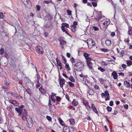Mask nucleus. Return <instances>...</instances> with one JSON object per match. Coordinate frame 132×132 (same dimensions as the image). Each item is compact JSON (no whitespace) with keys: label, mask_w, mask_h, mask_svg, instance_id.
<instances>
[{"label":"nucleus","mask_w":132,"mask_h":132,"mask_svg":"<svg viewBox=\"0 0 132 132\" xmlns=\"http://www.w3.org/2000/svg\"><path fill=\"white\" fill-rule=\"evenodd\" d=\"M24 105H20L18 108H16L15 109V110L17 113H18L19 116H21V119L23 121H27L28 126L30 128H31L32 126V118L30 116L28 115L27 113L26 110H24V111L23 112V108Z\"/></svg>","instance_id":"obj_1"},{"label":"nucleus","mask_w":132,"mask_h":132,"mask_svg":"<svg viewBox=\"0 0 132 132\" xmlns=\"http://www.w3.org/2000/svg\"><path fill=\"white\" fill-rule=\"evenodd\" d=\"M84 66V65L82 63L78 62L74 65L73 69L77 71H80L82 70V68Z\"/></svg>","instance_id":"obj_2"},{"label":"nucleus","mask_w":132,"mask_h":132,"mask_svg":"<svg viewBox=\"0 0 132 132\" xmlns=\"http://www.w3.org/2000/svg\"><path fill=\"white\" fill-rule=\"evenodd\" d=\"M87 43L88 47L89 48H92L93 46H95V42L91 39H89L87 40Z\"/></svg>","instance_id":"obj_3"},{"label":"nucleus","mask_w":132,"mask_h":132,"mask_svg":"<svg viewBox=\"0 0 132 132\" xmlns=\"http://www.w3.org/2000/svg\"><path fill=\"white\" fill-rule=\"evenodd\" d=\"M7 94L11 95L13 96L14 97L18 99H21L22 98V97L15 92H12L11 91H9L8 92Z\"/></svg>","instance_id":"obj_4"},{"label":"nucleus","mask_w":132,"mask_h":132,"mask_svg":"<svg viewBox=\"0 0 132 132\" xmlns=\"http://www.w3.org/2000/svg\"><path fill=\"white\" fill-rule=\"evenodd\" d=\"M102 22L103 23H102V25L101 26H102L103 28V29H101L103 30H105L107 28L109 24H108V22L106 20H102Z\"/></svg>","instance_id":"obj_5"},{"label":"nucleus","mask_w":132,"mask_h":132,"mask_svg":"<svg viewBox=\"0 0 132 132\" xmlns=\"http://www.w3.org/2000/svg\"><path fill=\"white\" fill-rule=\"evenodd\" d=\"M26 79L28 81V82H27V85L29 88H31L33 87L34 85V83H32L31 80L28 78H27Z\"/></svg>","instance_id":"obj_6"},{"label":"nucleus","mask_w":132,"mask_h":132,"mask_svg":"<svg viewBox=\"0 0 132 132\" xmlns=\"http://www.w3.org/2000/svg\"><path fill=\"white\" fill-rule=\"evenodd\" d=\"M23 2L24 5L28 8H30L31 6V3L29 0H25Z\"/></svg>","instance_id":"obj_7"},{"label":"nucleus","mask_w":132,"mask_h":132,"mask_svg":"<svg viewBox=\"0 0 132 132\" xmlns=\"http://www.w3.org/2000/svg\"><path fill=\"white\" fill-rule=\"evenodd\" d=\"M94 60H92V61L88 62L87 63V64L88 66V68L90 69H92L93 68V65L95 63Z\"/></svg>","instance_id":"obj_8"},{"label":"nucleus","mask_w":132,"mask_h":132,"mask_svg":"<svg viewBox=\"0 0 132 132\" xmlns=\"http://www.w3.org/2000/svg\"><path fill=\"white\" fill-rule=\"evenodd\" d=\"M53 23L51 21L47 22L46 25V27L49 30H50L52 28Z\"/></svg>","instance_id":"obj_9"},{"label":"nucleus","mask_w":132,"mask_h":132,"mask_svg":"<svg viewBox=\"0 0 132 132\" xmlns=\"http://www.w3.org/2000/svg\"><path fill=\"white\" fill-rule=\"evenodd\" d=\"M36 52L39 54H42L43 53L42 48L40 46H38L36 48Z\"/></svg>","instance_id":"obj_10"},{"label":"nucleus","mask_w":132,"mask_h":132,"mask_svg":"<svg viewBox=\"0 0 132 132\" xmlns=\"http://www.w3.org/2000/svg\"><path fill=\"white\" fill-rule=\"evenodd\" d=\"M59 84L60 87L61 88H63L65 81L64 79H61L60 78L59 79Z\"/></svg>","instance_id":"obj_11"},{"label":"nucleus","mask_w":132,"mask_h":132,"mask_svg":"<svg viewBox=\"0 0 132 132\" xmlns=\"http://www.w3.org/2000/svg\"><path fill=\"white\" fill-rule=\"evenodd\" d=\"M124 83L125 85H126V86L127 87L130 88H132V84H130V83L128 81L126 80H125Z\"/></svg>","instance_id":"obj_12"},{"label":"nucleus","mask_w":132,"mask_h":132,"mask_svg":"<svg viewBox=\"0 0 132 132\" xmlns=\"http://www.w3.org/2000/svg\"><path fill=\"white\" fill-rule=\"evenodd\" d=\"M9 102L16 106H18L19 105V103L16 101L11 100L9 101Z\"/></svg>","instance_id":"obj_13"},{"label":"nucleus","mask_w":132,"mask_h":132,"mask_svg":"<svg viewBox=\"0 0 132 132\" xmlns=\"http://www.w3.org/2000/svg\"><path fill=\"white\" fill-rule=\"evenodd\" d=\"M91 106H92V109L93 111L95 112L97 114L98 113V112L97 111L96 108L95 106L93 104H92Z\"/></svg>","instance_id":"obj_14"},{"label":"nucleus","mask_w":132,"mask_h":132,"mask_svg":"<svg viewBox=\"0 0 132 132\" xmlns=\"http://www.w3.org/2000/svg\"><path fill=\"white\" fill-rule=\"evenodd\" d=\"M112 75L113 76V78L114 79H117V73L115 71L113 72L112 73Z\"/></svg>","instance_id":"obj_15"},{"label":"nucleus","mask_w":132,"mask_h":132,"mask_svg":"<svg viewBox=\"0 0 132 132\" xmlns=\"http://www.w3.org/2000/svg\"><path fill=\"white\" fill-rule=\"evenodd\" d=\"M69 121L71 124L74 125L75 124V121L74 119L71 118L69 119Z\"/></svg>","instance_id":"obj_16"},{"label":"nucleus","mask_w":132,"mask_h":132,"mask_svg":"<svg viewBox=\"0 0 132 132\" xmlns=\"http://www.w3.org/2000/svg\"><path fill=\"white\" fill-rule=\"evenodd\" d=\"M39 90L42 94H44L45 93V90L43 88L42 86L40 87L39 88Z\"/></svg>","instance_id":"obj_17"},{"label":"nucleus","mask_w":132,"mask_h":132,"mask_svg":"<svg viewBox=\"0 0 132 132\" xmlns=\"http://www.w3.org/2000/svg\"><path fill=\"white\" fill-rule=\"evenodd\" d=\"M63 132H69L68 127L64 126L63 128Z\"/></svg>","instance_id":"obj_18"},{"label":"nucleus","mask_w":132,"mask_h":132,"mask_svg":"<svg viewBox=\"0 0 132 132\" xmlns=\"http://www.w3.org/2000/svg\"><path fill=\"white\" fill-rule=\"evenodd\" d=\"M58 121L60 123L62 126H64L65 125V124L64 123H63L64 122L60 117L59 118Z\"/></svg>","instance_id":"obj_19"},{"label":"nucleus","mask_w":132,"mask_h":132,"mask_svg":"<svg viewBox=\"0 0 132 132\" xmlns=\"http://www.w3.org/2000/svg\"><path fill=\"white\" fill-rule=\"evenodd\" d=\"M60 42V45H64L66 44V42L65 41L63 40H59Z\"/></svg>","instance_id":"obj_20"},{"label":"nucleus","mask_w":132,"mask_h":132,"mask_svg":"<svg viewBox=\"0 0 132 132\" xmlns=\"http://www.w3.org/2000/svg\"><path fill=\"white\" fill-rule=\"evenodd\" d=\"M105 44L107 46H110L111 44V41L109 40H106L105 41Z\"/></svg>","instance_id":"obj_21"},{"label":"nucleus","mask_w":132,"mask_h":132,"mask_svg":"<svg viewBox=\"0 0 132 132\" xmlns=\"http://www.w3.org/2000/svg\"><path fill=\"white\" fill-rule=\"evenodd\" d=\"M56 62L57 65L58 66H61V65H62V64L60 60H59V59L57 58L56 59Z\"/></svg>","instance_id":"obj_22"},{"label":"nucleus","mask_w":132,"mask_h":132,"mask_svg":"<svg viewBox=\"0 0 132 132\" xmlns=\"http://www.w3.org/2000/svg\"><path fill=\"white\" fill-rule=\"evenodd\" d=\"M128 67H129L132 65V61L128 60L126 61Z\"/></svg>","instance_id":"obj_23"},{"label":"nucleus","mask_w":132,"mask_h":132,"mask_svg":"<svg viewBox=\"0 0 132 132\" xmlns=\"http://www.w3.org/2000/svg\"><path fill=\"white\" fill-rule=\"evenodd\" d=\"M72 104L73 105L76 106L78 105V102L77 100H76L74 99L73 100V101L72 102Z\"/></svg>","instance_id":"obj_24"},{"label":"nucleus","mask_w":132,"mask_h":132,"mask_svg":"<svg viewBox=\"0 0 132 132\" xmlns=\"http://www.w3.org/2000/svg\"><path fill=\"white\" fill-rule=\"evenodd\" d=\"M88 93L90 95H93L94 94V90L92 89H90L88 92Z\"/></svg>","instance_id":"obj_25"},{"label":"nucleus","mask_w":132,"mask_h":132,"mask_svg":"<svg viewBox=\"0 0 132 132\" xmlns=\"http://www.w3.org/2000/svg\"><path fill=\"white\" fill-rule=\"evenodd\" d=\"M62 61L63 62L64 64L66 63L67 61L66 59L63 55H62Z\"/></svg>","instance_id":"obj_26"},{"label":"nucleus","mask_w":132,"mask_h":132,"mask_svg":"<svg viewBox=\"0 0 132 132\" xmlns=\"http://www.w3.org/2000/svg\"><path fill=\"white\" fill-rule=\"evenodd\" d=\"M83 103L84 105H85V106H86L88 105L89 103L85 100H83Z\"/></svg>","instance_id":"obj_27"},{"label":"nucleus","mask_w":132,"mask_h":132,"mask_svg":"<svg viewBox=\"0 0 132 132\" xmlns=\"http://www.w3.org/2000/svg\"><path fill=\"white\" fill-rule=\"evenodd\" d=\"M65 68L67 69L68 71H70L71 69L69 67V64L68 63H67L65 66Z\"/></svg>","instance_id":"obj_28"},{"label":"nucleus","mask_w":132,"mask_h":132,"mask_svg":"<svg viewBox=\"0 0 132 132\" xmlns=\"http://www.w3.org/2000/svg\"><path fill=\"white\" fill-rule=\"evenodd\" d=\"M128 33L132 36V28L129 29Z\"/></svg>","instance_id":"obj_29"},{"label":"nucleus","mask_w":132,"mask_h":132,"mask_svg":"<svg viewBox=\"0 0 132 132\" xmlns=\"http://www.w3.org/2000/svg\"><path fill=\"white\" fill-rule=\"evenodd\" d=\"M84 56L85 57V58L86 59L89 57V56H90V54L86 53H84Z\"/></svg>","instance_id":"obj_30"},{"label":"nucleus","mask_w":132,"mask_h":132,"mask_svg":"<svg viewBox=\"0 0 132 132\" xmlns=\"http://www.w3.org/2000/svg\"><path fill=\"white\" fill-rule=\"evenodd\" d=\"M69 132H74V129L72 127H69Z\"/></svg>","instance_id":"obj_31"},{"label":"nucleus","mask_w":132,"mask_h":132,"mask_svg":"<svg viewBox=\"0 0 132 132\" xmlns=\"http://www.w3.org/2000/svg\"><path fill=\"white\" fill-rule=\"evenodd\" d=\"M98 69L102 72H103L105 71V69H104L102 68L101 67H98Z\"/></svg>","instance_id":"obj_32"},{"label":"nucleus","mask_w":132,"mask_h":132,"mask_svg":"<svg viewBox=\"0 0 132 132\" xmlns=\"http://www.w3.org/2000/svg\"><path fill=\"white\" fill-rule=\"evenodd\" d=\"M100 50L102 51L105 52H108L109 51V50L108 49L104 48H101L100 49Z\"/></svg>","instance_id":"obj_33"},{"label":"nucleus","mask_w":132,"mask_h":132,"mask_svg":"<svg viewBox=\"0 0 132 132\" xmlns=\"http://www.w3.org/2000/svg\"><path fill=\"white\" fill-rule=\"evenodd\" d=\"M55 97L56 98L55 102H58L60 100L61 98L60 97L56 96Z\"/></svg>","instance_id":"obj_34"},{"label":"nucleus","mask_w":132,"mask_h":132,"mask_svg":"<svg viewBox=\"0 0 132 132\" xmlns=\"http://www.w3.org/2000/svg\"><path fill=\"white\" fill-rule=\"evenodd\" d=\"M63 25L64 27H66L67 28H69V24H67L65 23H62V26Z\"/></svg>","instance_id":"obj_35"},{"label":"nucleus","mask_w":132,"mask_h":132,"mask_svg":"<svg viewBox=\"0 0 132 132\" xmlns=\"http://www.w3.org/2000/svg\"><path fill=\"white\" fill-rule=\"evenodd\" d=\"M86 62L87 63L88 62H90L92 60H92V59L89 57L87 58L86 59Z\"/></svg>","instance_id":"obj_36"},{"label":"nucleus","mask_w":132,"mask_h":132,"mask_svg":"<svg viewBox=\"0 0 132 132\" xmlns=\"http://www.w3.org/2000/svg\"><path fill=\"white\" fill-rule=\"evenodd\" d=\"M69 79L72 82H74L75 81V79L73 76H71L69 78Z\"/></svg>","instance_id":"obj_37"},{"label":"nucleus","mask_w":132,"mask_h":132,"mask_svg":"<svg viewBox=\"0 0 132 132\" xmlns=\"http://www.w3.org/2000/svg\"><path fill=\"white\" fill-rule=\"evenodd\" d=\"M26 92L27 93L30 95L31 94V89H28L26 90Z\"/></svg>","instance_id":"obj_38"},{"label":"nucleus","mask_w":132,"mask_h":132,"mask_svg":"<svg viewBox=\"0 0 132 132\" xmlns=\"http://www.w3.org/2000/svg\"><path fill=\"white\" fill-rule=\"evenodd\" d=\"M68 83L69 85V86L71 87H73L74 86V84L73 83L69 81L68 82Z\"/></svg>","instance_id":"obj_39"},{"label":"nucleus","mask_w":132,"mask_h":132,"mask_svg":"<svg viewBox=\"0 0 132 132\" xmlns=\"http://www.w3.org/2000/svg\"><path fill=\"white\" fill-rule=\"evenodd\" d=\"M93 28L94 30L95 31H98L99 30V28L93 26Z\"/></svg>","instance_id":"obj_40"},{"label":"nucleus","mask_w":132,"mask_h":132,"mask_svg":"<svg viewBox=\"0 0 132 132\" xmlns=\"http://www.w3.org/2000/svg\"><path fill=\"white\" fill-rule=\"evenodd\" d=\"M107 109L108 112H111L112 111V108L111 107L108 106L107 107Z\"/></svg>","instance_id":"obj_41"},{"label":"nucleus","mask_w":132,"mask_h":132,"mask_svg":"<svg viewBox=\"0 0 132 132\" xmlns=\"http://www.w3.org/2000/svg\"><path fill=\"white\" fill-rule=\"evenodd\" d=\"M4 53V50L3 48H1L0 50V54L2 55Z\"/></svg>","instance_id":"obj_42"},{"label":"nucleus","mask_w":132,"mask_h":132,"mask_svg":"<svg viewBox=\"0 0 132 132\" xmlns=\"http://www.w3.org/2000/svg\"><path fill=\"white\" fill-rule=\"evenodd\" d=\"M67 12L68 15H71V11L69 10H67Z\"/></svg>","instance_id":"obj_43"},{"label":"nucleus","mask_w":132,"mask_h":132,"mask_svg":"<svg viewBox=\"0 0 132 132\" xmlns=\"http://www.w3.org/2000/svg\"><path fill=\"white\" fill-rule=\"evenodd\" d=\"M105 95L106 96H109V93L108 92L107 90L105 91Z\"/></svg>","instance_id":"obj_44"},{"label":"nucleus","mask_w":132,"mask_h":132,"mask_svg":"<svg viewBox=\"0 0 132 132\" xmlns=\"http://www.w3.org/2000/svg\"><path fill=\"white\" fill-rule=\"evenodd\" d=\"M46 118L49 121H51L52 120V118L50 116H46Z\"/></svg>","instance_id":"obj_45"},{"label":"nucleus","mask_w":132,"mask_h":132,"mask_svg":"<svg viewBox=\"0 0 132 132\" xmlns=\"http://www.w3.org/2000/svg\"><path fill=\"white\" fill-rule=\"evenodd\" d=\"M71 61L72 63H75V59L73 57H72L71 59Z\"/></svg>","instance_id":"obj_46"},{"label":"nucleus","mask_w":132,"mask_h":132,"mask_svg":"<svg viewBox=\"0 0 132 132\" xmlns=\"http://www.w3.org/2000/svg\"><path fill=\"white\" fill-rule=\"evenodd\" d=\"M92 3L94 7H95L97 6V4L95 2H92Z\"/></svg>","instance_id":"obj_47"},{"label":"nucleus","mask_w":132,"mask_h":132,"mask_svg":"<svg viewBox=\"0 0 132 132\" xmlns=\"http://www.w3.org/2000/svg\"><path fill=\"white\" fill-rule=\"evenodd\" d=\"M101 64L103 65H104L105 66L107 65L108 64H107L104 61H102L101 62Z\"/></svg>","instance_id":"obj_48"},{"label":"nucleus","mask_w":132,"mask_h":132,"mask_svg":"<svg viewBox=\"0 0 132 132\" xmlns=\"http://www.w3.org/2000/svg\"><path fill=\"white\" fill-rule=\"evenodd\" d=\"M51 99L54 102H55L56 99H55L54 96H51Z\"/></svg>","instance_id":"obj_49"},{"label":"nucleus","mask_w":132,"mask_h":132,"mask_svg":"<svg viewBox=\"0 0 132 132\" xmlns=\"http://www.w3.org/2000/svg\"><path fill=\"white\" fill-rule=\"evenodd\" d=\"M86 108L88 110H89L90 109L92 108V106L90 107L89 105L88 104V105L86 106Z\"/></svg>","instance_id":"obj_50"},{"label":"nucleus","mask_w":132,"mask_h":132,"mask_svg":"<svg viewBox=\"0 0 132 132\" xmlns=\"http://www.w3.org/2000/svg\"><path fill=\"white\" fill-rule=\"evenodd\" d=\"M61 28L63 32H65L66 31L64 27L63 26V25L62 26Z\"/></svg>","instance_id":"obj_51"},{"label":"nucleus","mask_w":132,"mask_h":132,"mask_svg":"<svg viewBox=\"0 0 132 132\" xmlns=\"http://www.w3.org/2000/svg\"><path fill=\"white\" fill-rule=\"evenodd\" d=\"M51 1H44L43 2V3H44L48 4L50 3V2H51Z\"/></svg>","instance_id":"obj_52"},{"label":"nucleus","mask_w":132,"mask_h":132,"mask_svg":"<svg viewBox=\"0 0 132 132\" xmlns=\"http://www.w3.org/2000/svg\"><path fill=\"white\" fill-rule=\"evenodd\" d=\"M99 81L102 84H103L104 82V80L103 78H100Z\"/></svg>","instance_id":"obj_53"},{"label":"nucleus","mask_w":132,"mask_h":132,"mask_svg":"<svg viewBox=\"0 0 132 132\" xmlns=\"http://www.w3.org/2000/svg\"><path fill=\"white\" fill-rule=\"evenodd\" d=\"M41 85L42 86V85H41V84L40 83L37 84L36 86V88H39V87H40V86Z\"/></svg>","instance_id":"obj_54"},{"label":"nucleus","mask_w":132,"mask_h":132,"mask_svg":"<svg viewBox=\"0 0 132 132\" xmlns=\"http://www.w3.org/2000/svg\"><path fill=\"white\" fill-rule=\"evenodd\" d=\"M121 67L123 69L126 68L127 67L126 65L124 64H122L121 65Z\"/></svg>","instance_id":"obj_55"},{"label":"nucleus","mask_w":132,"mask_h":132,"mask_svg":"<svg viewBox=\"0 0 132 132\" xmlns=\"http://www.w3.org/2000/svg\"><path fill=\"white\" fill-rule=\"evenodd\" d=\"M3 14L2 13L0 12V18H3Z\"/></svg>","instance_id":"obj_56"},{"label":"nucleus","mask_w":132,"mask_h":132,"mask_svg":"<svg viewBox=\"0 0 132 132\" xmlns=\"http://www.w3.org/2000/svg\"><path fill=\"white\" fill-rule=\"evenodd\" d=\"M36 7L38 11H39L40 9V7L39 5H37Z\"/></svg>","instance_id":"obj_57"},{"label":"nucleus","mask_w":132,"mask_h":132,"mask_svg":"<svg viewBox=\"0 0 132 132\" xmlns=\"http://www.w3.org/2000/svg\"><path fill=\"white\" fill-rule=\"evenodd\" d=\"M123 107L126 109H127L128 108V105L127 104H125L123 105Z\"/></svg>","instance_id":"obj_58"},{"label":"nucleus","mask_w":132,"mask_h":132,"mask_svg":"<svg viewBox=\"0 0 132 132\" xmlns=\"http://www.w3.org/2000/svg\"><path fill=\"white\" fill-rule=\"evenodd\" d=\"M71 27V28H73L75 29H76V25H72L70 26Z\"/></svg>","instance_id":"obj_59"},{"label":"nucleus","mask_w":132,"mask_h":132,"mask_svg":"<svg viewBox=\"0 0 132 132\" xmlns=\"http://www.w3.org/2000/svg\"><path fill=\"white\" fill-rule=\"evenodd\" d=\"M115 35V33L114 32H112L111 34V36L113 37Z\"/></svg>","instance_id":"obj_60"},{"label":"nucleus","mask_w":132,"mask_h":132,"mask_svg":"<svg viewBox=\"0 0 132 132\" xmlns=\"http://www.w3.org/2000/svg\"><path fill=\"white\" fill-rule=\"evenodd\" d=\"M48 105L49 106L50 108L51 107V106L52 105L51 102L50 100H49V101Z\"/></svg>","instance_id":"obj_61"},{"label":"nucleus","mask_w":132,"mask_h":132,"mask_svg":"<svg viewBox=\"0 0 132 132\" xmlns=\"http://www.w3.org/2000/svg\"><path fill=\"white\" fill-rule=\"evenodd\" d=\"M113 102L112 101H111L110 102V105L111 106H112L113 105Z\"/></svg>","instance_id":"obj_62"},{"label":"nucleus","mask_w":132,"mask_h":132,"mask_svg":"<svg viewBox=\"0 0 132 132\" xmlns=\"http://www.w3.org/2000/svg\"><path fill=\"white\" fill-rule=\"evenodd\" d=\"M57 94L53 93V92H52L51 96H55Z\"/></svg>","instance_id":"obj_63"},{"label":"nucleus","mask_w":132,"mask_h":132,"mask_svg":"<svg viewBox=\"0 0 132 132\" xmlns=\"http://www.w3.org/2000/svg\"><path fill=\"white\" fill-rule=\"evenodd\" d=\"M94 87L96 89H98L99 88V86L97 85H95Z\"/></svg>","instance_id":"obj_64"}]
</instances>
